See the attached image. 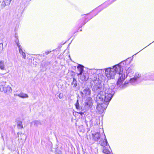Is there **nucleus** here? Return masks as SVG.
Here are the masks:
<instances>
[{
    "label": "nucleus",
    "mask_w": 154,
    "mask_h": 154,
    "mask_svg": "<svg viewBox=\"0 0 154 154\" xmlns=\"http://www.w3.org/2000/svg\"><path fill=\"white\" fill-rule=\"evenodd\" d=\"M131 68H106L105 73L108 79H113L117 74L119 76L116 87V88H123L126 87L128 82L125 81L124 84L122 83L128 76H131L133 72Z\"/></svg>",
    "instance_id": "f257e3e1"
},
{
    "label": "nucleus",
    "mask_w": 154,
    "mask_h": 154,
    "mask_svg": "<svg viewBox=\"0 0 154 154\" xmlns=\"http://www.w3.org/2000/svg\"><path fill=\"white\" fill-rule=\"evenodd\" d=\"M114 89L115 87L113 85L109 87L106 85L103 88L99 83L96 84L93 88V91L97 93L95 98V101L99 104L106 103V99L107 97L111 98V100L115 94Z\"/></svg>",
    "instance_id": "f03ea898"
},
{
    "label": "nucleus",
    "mask_w": 154,
    "mask_h": 154,
    "mask_svg": "<svg viewBox=\"0 0 154 154\" xmlns=\"http://www.w3.org/2000/svg\"><path fill=\"white\" fill-rule=\"evenodd\" d=\"M106 99V103L98 104L96 107L97 111L99 113H103V111L107 107L109 102L110 101V97H107Z\"/></svg>",
    "instance_id": "7ed1b4c3"
},
{
    "label": "nucleus",
    "mask_w": 154,
    "mask_h": 154,
    "mask_svg": "<svg viewBox=\"0 0 154 154\" xmlns=\"http://www.w3.org/2000/svg\"><path fill=\"white\" fill-rule=\"evenodd\" d=\"M130 69H131L133 72L131 77L134 75V77L130 79V80L129 81V82L130 83H132V85H134L135 84L137 79L140 77L141 75L140 74L139 72H137L135 73V74H134V75H133L134 72L131 68ZM129 76L130 77H131V76Z\"/></svg>",
    "instance_id": "20e7f679"
},
{
    "label": "nucleus",
    "mask_w": 154,
    "mask_h": 154,
    "mask_svg": "<svg viewBox=\"0 0 154 154\" xmlns=\"http://www.w3.org/2000/svg\"><path fill=\"white\" fill-rule=\"evenodd\" d=\"M129 63V61L126 60L122 61L119 64L113 66L112 67H125L128 66Z\"/></svg>",
    "instance_id": "39448f33"
},
{
    "label": "nucleus",
    "mask_w": 154,
    "mask_h": 154,
    "mask_svg": "<svg viewBox=\"0 0 154 154\" xmlns=\"http://www.w3.org/2000/svg\"><path fill=\"white\" fill-rule=\"evenodd\" d=\"M85 103L86 108H91L93 105V100L92 98L90 97L87 98L85 101Z\"/></svg>",
    "instance_id": "423d86ee"
},
{
    "label": "nucleus",
    "mask_w": 154,
    "mask_h": 154,
    "mask_svg": "<svg viewBox=\"0 0 154 154\" xmlns=\"http://www.w3.org/2000/svg\"><path fill=\"white\" fill-rule=\"evenodd\" d=\"M94 11H93L88 14L83 15V18H84L85 20L88 21L96 15L97 14H94Z\"/></svg>",
    "instance_id": "0eeeda50"
},
{
    "label": "nucleus",
    "mask_w": 154,
    "mask_h": 154,
    "mask_svg": "<svg viewBox=\"0 0 154 154\" xmlns=\"http://www.w3.org/2000/svg\"><path fill=\"white\" fill-rule=\"evenodd\" d=\"M80 93L82 97H85L86 95L90 94L91 90L89 88H87L84 89L83 92L80 91Z\"/></svg>",
    "instance_id": "6e6552de"
},
{
    "label": "nucleus",
    "mask_w": 154,
    "mask_h": 154,
    "mask_svg": "<svg viewBox=\"0 0 154 154\" xmlns=\"http://www.w3.org/2000/svg\"><path fill=\"white\" fill-rule=\"evenodd\" d=\"M92 136L93 137V138L95 141H97L100 138V134L99 133L97 132L95 134L92 133Z\"/></svg>",
    "instance_id": "1a4fd4ad"
},
{
    "label": "nucleus",
    "mask_w": 154,
    "mask_h": 154,
    "mask_svg": "<svg viewBox=\"0 0 154 154\" xmlns=\"http://www.w3.org/2000/svg\"><path fill=\"white\" fill-rule=\"evenodd\" d=\"M17 46L19 48V52L20 54H21L23 58L25 59L26 58V54L24 52H23L21 48L20 47V45L17 44Z\"/></svg>",
    "instance_id": "9d476101"
},
{
    "label": "nucleus",
    "mask_w": 154,
    "mask_h": 154,
    "mask_svg": "<svg viewBox=\"0 0 154 154\" xmlns=\"http://www.w3.org/2000/svg\"><path fill=\"white\" fill-rule=\"evenodd\" d=\"M105 139H104L103 141L100 140V143L101 146H104V147H105V146H107L108 144L107 140L106 138L105 137Z\"/></svg>",
    "instance_id": "9b49d317"
},
{
    "label": "nucleus",
    "mask_w": 154,
    "mask_h": 154,
    "mask_svg": "<svg viewBox=\"0 0 154 154\" xmlns=\"http://www.w3.org/2000/svg\"><path fill=\"white\" fill-rule=\"evenodd\" d=\"M31 125H34L36 127H38L39 125H41L42 123L39 121L35 120L32 121L31 123Z\"/></svg>",
    "instance_id": "f8f14e48"
},
{
    "label": "nucleus",
    "mask_w": 154,
    "mask_h": 154,
    "mask_svg": "<svg viewBox=\"0 0 154 154\" xmlns=\"http://www.w3.org/2000/svg\"><path fill=\"white\" fill-rule=\"evenodd\" d=\"M17 95L22 98H26L29 97L28 95L27 94L23 93L18 94Z\"/></svg>",
    "instance_id": "ddd939ff"
},
{
    "label": "nucleus",
    "mask_w": 154,
    "mask_h": 154,
    "mask_svg": "<svg viewBox=\"0 0 154 154\" xmlns=\"http://www.w3.org/2000/svg\"><path fill=\"white\" fill-rule=\"evenodd\" d=\"M11 1V0H3L2 4L4 7L10 4Z\"/></svg>",
    "instance_id": "4468645a"
},
{
    "label": "nucleus",
    "mask_w": 154,
    "mask_h": 154,
    "mask_svg": "<svg viewBox=\"0 0 154 154\" xmlns=\"http://www.w3.org/2000/svg\"><path fill=\"white\" fill-rule=\"evenodd\" d=\"M17 127L18 129H22L23 128V125L21 121H19L17 122Z\"/></svg>",
    "instance_id": "2eb2a0df"
},
{
    "label": "nucleus",
    "mask_w": 154,
    "mask_h": 154,
    "mask_svg": "<svg viewBox=\"0 0 154 154\" xmlns=\"http://www.w3.org/2000/svg\"><path fill=\"white\" fill-rule=\"evenodd\" d=\"M103 152L105 154H109L110 153V151L106 147H104Z\"/></svg>",
    "instance_id": "dca6fc26"
},
{
    "label": "nucleus",
    "mask_w": 154,
    "mask_h": 154,
    "mask_svg": "<svg viewBox=\"0 0 154 154\" xmlns=\"http://www.w3.org/2000/svg\"><path fill=\"white\" fill-rule=\"evenodd\" d=\"M0 91H4L6 92L7 91L6 87L3 85H0Z\"/></svg>",
    "instance_id": "f3484780"
},
{
    "label": "nucleus",
    "mask_w": 154,
    "mask_h": 154,
    "mask_svg": "<svg viewBox=\"0 0 154 154\" xmlns=\"http://www.w3.org/2000/svg\"><path fill=\"white\" fill-rule=\"evenodd\" d=\"M146 78L144 79L145 80H154V77L149 75H146Z\"/></svg>",
    "instance_id": "a211bd4d"
},
{
    "label": "nucleus",
    "mask_w": 154,
    "mask_h": 154,
    "mask_svg": "<svg viewBox=\"0 0 154 154\" xmlns=\"http://www.w3.org/2000/svg\"><path fill=\"white\" fill-rule=\"evenodd\" d=\"M5 63L3 60H0V67H4L5 66Z\"/></svg>",
    "instance_id": "6ab92c4d"
},
{
    "label": "nucleus",
    "mask_w": 154,
    "mask_h": 154,
    "mask_svg": "<svg viewBox=\"0 0 154 154\" xmlns=\"http://www.w3.org/2000/svg\"><path fill=\"white\" fill-rule=\"evenodd\" d=\"M73 81L72 83V85H73V87H75L77 85V81L75 79L73 78Z\"/></svg>",
    "instance_id": "aec40b11"
},
{
    "label": "nucleus",
    "mask_w": 154,
    "mask_h": 154,
    "mask_svg": "<svg viewBox=\"0 0 154 154\" xmlns=\"http://www.w3.org/2000/svg\"><path fill=\"white\" fill-rule=\"evenodd\" d=\"M76 112H73V116L72 118V122H74V120H76Z\"/></svg>",
    "instance_id": "412c9836"
},
{
    "label": "nucleus",
    "mask_w": 154,
    "mask_h": 154,
    "mask_svg": "<svg viewBox=\"0 0 154 154\" xmlns=\"http://www.w3.org/2000/svg\"><path fill=\"white\" fill-rule=\"evenodd\" d=\"M6 89L7 91H8L9 92H11L12 91V89L11 87H10L9 86H8L7 87V88H6Z\"/></svg>",
    "instance_id": "4be33fe9"
},
{
    "label": "nucleus",
    "mask_w": 154,
    "mask_h": 154,
    "mask_svg": "<svg viewBox=\"0 0 154 154\" xmlns=\"http://www.w3.org/2000/svg\"><path fill=\"white\" fill-rule=\"evenodd\" d=\"M3 48V44H0V54L2 52Z\"/></svg>",
    "instance_id": "5701e85b"
},
{
    "label": "nucleus",
    "mask_w": 154,
    "mask_h": 154,
    "mask_svg": "<svg viewBox=\"0 0 154 154\" xmlns=\"http://www.w3.org/2000/svg\"><path fill=\"white\" fill-rule=\"evenodd\" d=\"M77 113H78V116L79 115V117L81 118H82V114H84V113L83 112H78Z\"/></svg>",
    "instance_id": "b1692460"
},
{
    "label": "nucleus",
    "mask_w": 154,
    "mask_h": 154,
    "mask_svg": "<svg viewBox=\"0 0 154 154\" xmlns=\"http://www.w3.org/2000/svg\"><path fill=\"white\" fill-rule=\"evenodd\" d=\"M58 97L60 98H62L63 97V94L61 93H60Z\"/></svg>",
    "instance_id": "393cba45"
},
{
    "label": "nucleus",
    "mask_w": 154,
    "mask_h": 154,
    "mask_svg": "<svg viewBox=\"0 0 154 154\" xmlns=\"http://www.w3.org/2000/svg\"><path fill=\"white\" fill-rule=\"evenodd\" d=\"M80 73L79 74H81L82 73V72L83 70V68H80Z\"/></svg>",
    "instance_id": "a878e982"
},
{
    "label": "nucleus",
    "mask_w": 154,
    "mask_h": 154,
    "mask_svg": "<svg viewBox=\"0 0 154 154\" xmlns=\"http://www.w3.org/2000/svg\"><path fill=\"white\" fill-rule=\"evenodd\" d=\"M51 51H45V53H43V54H46V55H48V54H49L50 52Z\"/></svg>",
    "instance_id": "bb28decb"
},
{
    "label": "nucleus",
    "mask_w": 154,
    "mask_h": 154,
    "mask_svg": "<svg viewBox=\"0 0 154 154\" xmlns=\"http://www.w3.org/2000/svg\"><path fill=\"white\" fill-rule=\"evenodd\" d=\"M79 67H84V66L80 64H78V68Z\"/></svg>",
    "instance_id": "cd10ccee"
},
{
    "label": "nucleus",
    "mask_w": 154,
    "mask_h": 154,
    "mask_svg": "<svg viewBox=\"0 0 154 154\" xmlns=\"http://www.w3.org/2000/svg\"><path fill=\"white\" fill-rule=\"evenodd\" d=\"M15 42H16V43L17 44H17H18L19 45H20L19 43V41L17 40L15 41Z\"/></svg>",
    "instance_id": "c85d7f7f"
},
{
    "label": "nucleus",
    "mask_w": 154,
    "mask_h": 154,
    "mask_svg": "<svg viewBox=\"0 0 154 154\" xmlns=\"http://www.w3.org/2000/svg\"><path fill=\"white\" fill-rule=\"evenodd\" d=\"M111 1H110V3H112L113 2L116 1V0H110Z\"/></svg>",
    "instance_id": "c756f323"
},
{
    "label": "nucleus",
    "mask_w": 154,
    "mask_h": 154,
    "mask_svg": "<svg viewBox=\"0 0 154 154\" xmlns=\"http://www.w3.org/2000/svg\"><path fill=\"white\" fill-rule=\"evenodd\" d=\"M76 108L77 109V102L75 104Z\"/></svg>",
    "instance_id": "7c9ffc66"
},
{
    "label": "nucleus",
    "mask_w": 154,
    "mask_h": 154,
    "mask_svg": "<svg viewBox=\"0 0 154 154\" xmlns=\"http://www.w3.org/2000/svg\"><path fill=\"white\" fill-rule=\"evenodd\" d=\"M2 70H4L5 69V68H0Z\"/></svg>",
    "instance_id": "2f4dec72"
},
{
    "label": "nucleus",
    "mask_w": 154,
    "mask_h": 154,
    "mask_svg": "<svg viewBox=\"0 0 154 154\" xmlns=\"http://www.w3.org/2000/svg\"><path fill=\"white\" fill-rule=\"evenodd\" d=\"M77 104H78V106H79V103H78H78H77Z\"/></svg>",
    "instance_id": "473e14b6"
},
{
    "label": "nucleus",
    "mask_w": 154,
    "mask_h": 154,
    "mask_svg": "<svg viewBox=\"0 0 154 154\" xmlns=\"http://www.w3.org/2000/svg\"><path fill=\"white\" fill-rule=\"evenodd\" d=\"M19 133H19V132H18V133H17V135H18V136H19Z\"/></svg>",
    "instance_id": "72a5a7b5"
},
{
    "label": "nucleus",
    "mask_w": 154,
    "mask_h": 154,
    "mask_svg": "<svg viewBox=\"0 0 154 154\" xmlns=\"http://www.w3.org/2000/svg\"><path fill=\"white\" fill-rule=\"evenodd\" d=\"M35 66V67H36V66Z\"/></svg>",
    "instance_id": "f704fd0d"
}]
</instances>
